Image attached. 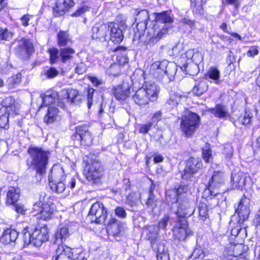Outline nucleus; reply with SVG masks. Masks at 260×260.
Instances as JSON below:
<instances>
[{"label": "nucleus", "instance_id": "47", "mask_svg": "<svg viewBox=\"0 0 260 260\" xmlns=\"http://www.w3.org/2000/svg\"><path fill=\"white\" fill-rule=\"evenodd\" d=\"M199 216L201 219L205 221L208 217V209L207 206L203 203L200 204L199 207Z\"/></svg>", "mask_w": 260, "mask_h": 260}, {"label": "nucleus", "instance_id": "9", "mask_svg": "<svg viewBox=\"0 0 260 260\" xmlns=\"http://www.w3.org/2000/svg\"><path fill=\"white\" fill-rule=\"evenodd\" d=\"M109 30V23H96L91 30V37L92 39L100 42H104L107 40L109 37L108 35Z\"/></svg>", "mask_w": 260, "mask_h": 260}, {"label": "nucleus", "instance_id": "56", "mask_svg": "<svg viewBox=\"0 0 260 260\" xmlns=\"http://www.w3.org/2000/svg\"><path fill=\"white\" fill-rule=\"evenodd\" d=\"M115 213L116 216L121 218H125L126 216V211L122 207H117L115 210Z\"/></svg>", "mask_w": 260, "mask_h": 260}, {"label": "nucleus", "instance_id": "20", "mask_svg": "<svg viewBox=\"0 0 260 260\" xmlns=\"http://www.w3.org/2000/svg\"><path fill=\"white\" fill-rule=\"evenodd\" d=\"M145 91L146 94L151 102L156 100L159 92V87L153 82H146L142 87Z\"/></svg>", "mask_w": 260, "mask_h": 260}, {"label": "nucleus", "instance_id": "8", "mask_svg": "<svg viewBox=\"0 0 260 260\" xmlns=\"http://www.w3.org/2000/svg\"><path fill=\"white\" fill-rule=\"evenodd\" d=\"M224 178L221 172L215 171L209 182V189L212 196H216L220 193V188L223 185Z\"/></svg>", "mask_w": 260, "mask_h": 260}, {"label": "nucleus", "instance_id": "46", "mask_svg": "<svg viewBox=\"0 0 260 260\" xmlns=\"http://www.w3.org/2000/svg\"><path fill=\"white\" fill-rule=\"evenodd\" d=\"M252 117V116L251 113L246 112L244 115L241 116L238 118V121L235 123V125H237L238 123L243 125H247L250 124Z\"/></svg>", "mask_w": 260, "mask_h": 260}, {"label": "nucleus", "instance_id": "23", "mask_svg": "<svg viewBox=\"0 0 260 260\" xmlns=\"http://www.w3.org/2000/svg\"><path fill=\"white\" fill-rule=\"evenodd\" d=\"M73 249L64 245H59L56 250L55 260H72Z\"/></svg>", "mask_w": 260, "mask_h": 260}, {"label": "nucleus", "instance_id": "51", "mask_svg": "<svg viewBox=\"0 0 260 260\" xmlns=\"http://www.w3.org/2000/svg\"><path fill=\"white\" fill-rule=\"evenodd\" d=\"M12 37V33L9 31L7 28L3 29L0 27V40H9Z\"/></svg>", "mask_w": 260, "mask_h": 260}, {"label": "nucleus", "instance_id": "59", "mask_svg": "<svg viewBox=\"0 0 260 260\" xmlns=\"http://www.w3.org/2000/svg\"><path fill=\"white\" fill-rule=\"evenodd\" d=\"M180 22L184 25H188L191 29L193 28L195 25L194 21L185 17L181 19Z\"/></svg>", "mask_w": 260, "mask_h": 260}, {"label": "nucleus", "instance_id": "11", "mask_svg": "<svg viewBox=\"0 0 260 260\" xmlns=\"http://www.w3.org/2000/svg\"><path fill=\"white\" fill-rule=\"evenodd\" d=\"M48 233V231L46 226L36 228L32 233V244L36 246H41L48 240L49 238Z\"/></svg>", "mask_w": 260, "mask_h": 260}, {"label": "nucleus", "instance_id": "29", "mask_svg": "<svg viewBox=\"0 0 260 260\" xmlns=\"http://www.w3.org/2000/svg\"><path fill=\"white\" fill-rule=\"evenodd\" d=\"M158 228L154 225L149 226L146 230V238L150 241L152 247V245H158L155 244L158 236Z\"/></svg>", "mask_w": 260, "mask_h": 260}, {"label": "nucleus", "instance_id": "24", "mask_svg": "<svg viewBox=\"0 0 260 260\" xmlns=\"http://www.w3.org/2000/svg\"><path fill=\"white\" fill-rule=\"evenodd\" d=\"M132 99L134 102L140 106H145L150 101L148 96H147L145 91L142 87L135 91Z\"/></svg>", "mask_w": 260, "mask_h": 260}, {"label": "nucleus", "instance_id": "4", "mask_svg": "<svg viewBox=\"0 0 260 260\" xmlns=\"http://www.w3.org/2000/svg\"><path fill=\"white\" fill-rule=\"evenodd\" d=\"M200 125V118L195 113L187 112L180 121V129L186 137H191Z\"/></svg>", "mask_w": 260, "mask_h": 260}, {"label": "nucleus", "instance_id": "15", "mask_svg": "<svg viewBox=\"0 0 260 260\" xmlns=\"http://www.w3.org/2000/svg\"><path fill=\"white\" fill-rule=\"evenodd\" d=\"M178 202L179 203V207L177 214L178 218H185L193 214L194 210L190 207L189 201L187 199H180V201Z\"/></svg>", "mask_w": 260, "mask_h": 260}, {"label": "nucleus", "instance_id": "37", "mask_svg": "<svg viewBox=\"0 0 260 260\" xmlns=\"http://www.w3.org/2000/svg\"><path fill=\"white\" fill-rule=\"evenodd\" d=\"M220 72L216 67H211L206 74V77L213 80L216 84L220 83Z\"/></svg>", "mask_w": 260, "mask_h": 260}, {"label": "nucleus", "instance_id": "57", "mask_svg": "<svg viewBox=\"0 0 260 260\" xmlns=\"http://www.w3.org/2000/svg\"><path fill=\"white\" fill-rule=\"evenodd\" d=\"M89 8L87 6H83L80 8L78 9L75 13H74L72 16L74 17H79L83 15L86 12L89 11Z\"/></svg>", "mask_w": 260, "mask_h": 260}, {"label": "nucleus", "instance_id": "61", "mask_svg": "<svg viewBox=\"0 0 260 260\" xmlns=\"http://www.w3.org/2000/svg\"><path fill=\"white\" fill-rule=\"evenodd\" d=\"M15 208L16 211L22 214H24L25 211H26V208L24 206V205L21 204H17L15 206Z\"/></svg>", "mask_w": 260, "mask_h": 260}, {"label": "nucleus", "instance_id": "55", "mask_svg": "<svg viewBox=\"0 0 260 260\" xmlns=\"http://www.w3.org/2000/svg\"><path fill=\"white\" fill-rule=\"evenodd\" d=\"M191 5L197 12H200L202 10V0H190Z\"/></svg>", "mask_w": 260, "mask_h": 260}, {"label": "nucleus", "instance_id": "27", "mask_svg": "<svg viewBox=\"0 0 260 260\" xmlns=\"http://www.w3.org/2000/svg\"><path fill=\"white\" fill-rule=\"evenodd\" d=\"M187 190V188L186 186L180 185L177 189L168 190L167 192V195L170 198L172 203H177L180 201V199H181L180 197L181 194L185 193Z\"/></svg>", "mask_w": 260, "mask_h": 260}, {"label": "nucleus", "instance_id": "21", "mask_svg": "<svg viewBox=\"0 0 260 260\" xmlns=\"http://www.w3.org/2000/svg\"><path fill=\"white\" fill-rule=\"evenodd\" d=\"M75 5L72 0H56V7L54 8L56 16L62 15Z\"/></svg>", "mask_w": 260, "mask_h": 260}, {"label": "nucleus", "instance_id": "54", "mask_svg": "<svg viewBox=\"0 0 260 260\" xmlns=\"http://www.w3.org/2000/svg\"><path fill=\"white\" fill-rule=\"evenodd\" d=\"M170 220V216L168 215H165L158 222V229L159 228L165 229Z\"/></svg>", "mask_w": 260, "mask_h": 260}, {"label": "nucleus", "instance_id": "2", "mask_svg": "<svg viewBox=\"0 0 260 260\" xmlns=\"http://www.w3.org/2000/svg\"><path fill=\"white\" fill-rule=\"evenodd\" d=\"M49 181L51 189L58 193L63 192L66 188L74 189L76 184V179L66 176L64 170L60 165L52 167Z\"/></svg>", "mask_w": 260, "mask_h": 260}, {"label": "nucleus", "instance_id": "39", "mask_svg": "<svg viewBox=\"0 0 260 260\" xmlns=\"http://www.w3.org/2000/svg\"><path fill=\"white\" fill-rule=\"evenodd\" d=\"M208 85L207 82L201 81L196 84L192 88V92L197 95H200L208 89Z\"/></svg>", "mask_w": 260, "mask_h": 260}, {"label": "nucleus", "instance_id": "18", "mask_svg": "<svg viewBox=\"0 0 260 260\" xmlns=\"http://www.w3.org/2000/svg\"><path fill=\"white\" fill-rule=\"evenodd\" d=\"M250 200L246 197H243L239 204L236 210L240 219L245 220L247 219L250 214L249 209Z\"/></svg>", "mask_w": 260, "mask_h": 260}, {"label": "nucleus", "instance_id": "32", "mask_svg": "<svg viewBox=\"0 0 260 260\" xmlns=\"http://www.w3.org/2000/svg\"><path fill=\"white\" fill-rule=\"evenodd\" d=\"M59 50L60 61L63 63L70 62L75 53V50L70 47H64Z\"/></svg>", "mask_w": 260, "mask_h": 260}, {"label": "nucleus", "instance_id": "60", "mask_svg": "<svg viewBox=\"0 0 260 260\" xmlns=\"http://www.w3.org/2000/svg\"><path fill=\"white\" fill-rule=\"evenodd\" d=\"M32 16L29 14L24 15L20 19L21 24L23 26L26 27L29 25V22Z\"/></svg>", "mask_w": 260, "mask_h": 260}, {"label": "nucleus", "instance_id": "14", "mask_svg": "<svg viewBox=\"0 0 260 260\" xmlns=\"http://www.w3.org/2000/svg\"><path fill=\"white\" fill-rule=\"evenodd\" d=\"M61 94L63 98L61 100L59 106L62 108L64 107L66 103H77L80 100L78 92L74 89L62 91Z\"/></svg>", "mask_w": 260, "mask_h": 260}, {"label": "nucleus", "instance_id": "16", "mask_svg": "<svg viewBox=\"0 0 260 260\" xmlns=\"http://www.w3.org/2000/svg\"><path fill=\"white\" fill-rule=\"evenodd\" d=\"M107 224V231L109 235L117 236L120 234L123 230V223L117 220L114 217H111L108 221H106Z\"/></svg>", "mask_w": 260, "mask_h": 260}, {"label": "nucleus", "instance_id": "50", "mask_svg": "<svg viewBox=\"0 0 260 260\" xmlns=\"http://www.w3.org/2000/svg\"><path fill=\"white\" fill-rule=\"evenodd\" d=\"M121 71V66L117 63L112 64L108 70L109 73L112 76H117Z\"/></svg>", "mask_w": 260, "mask_h": 260}, {"label": "nucleus", "instance_id": "62", "mask_svg": "<svg viewBox=\"0 0 260 260\" xmlns=\"http://www.w3.org/2000/svg\"><path fill=\"white\" fill-rule=\"evenodd\" d=\"M258 53V50L257 48L255 46L251 47L247 52V55L249 57H254L257 55Z\"/></svg>", "mask_w": 260, "mask_h": 260}, {"label": "nucleus", "instance_id": "19", "mask_svg": "<svg viewBox=\"0 0 260 260\" xmlns=\"http://www.w3.org/2000/svg\"><path fill=\"white\" fill-rule=\"evenodd\" d=\"M130 89L128 82L125 80L114 88V95L118 100H124L129 95Z\"/></svg>", "mask_w": 260, "mask_h": 260}, {"label": "nucleus", "instance_id": "38", "mask_svg": "<svg viewBox=\"0 0 260 260\" xmlns=\"http://www.w3.org/2000/svg\"><path fill=\"white\" fill-rule=\"evenodd\" d=\"M14 107L8 106L5 108L6 113L0 116V127L4 129L9 128V116L10 114V111Z\"/></svg>", "mask_w": 260, "mask_h": 260}, {"label": "nucleus", "instance_id": "48", "mask_svg": "<svg viewBox=\"0 0 260 260\" xmlns=\"http://www.w3.org/2000/svg\"><path fill=\"white\" fill-rule=\"evenodd\" d=\"M28 227H26L24 229L22 232L23 239L24 242V245H28V244H32V233H30L28 231Z\"/></svg>", "mask_w": 260, "mask_h": 260}, {"label": "nucleus", "instance_id": "6", "mask_svg": "<svg viewBox=\"0 0 260 260\" xmlns=\"http://www.w3.org/2000/svg\"><path fill=\"white\" fill-rule=\"evenodd\" d=\"M203 166L202 162L198 158H189L186 162L182 177L184 180H188L196 173Z\"/></svg>", "mask_w": 260, "mask_h": 260}, {"label": "nucleus", "instance_id": "63", "mask_svg": "<svg viewBox=\"0 0 260 260\" xmlns=\"http://www.w3.org/2000/svg\"><path fill=\"white\" fill-rule=\"evenodd\" d=\"M202 255V251L200 249H195L193 251L190 257L193 259L200 258Z\"/></svg>", "mask_w": 260, "mask_h": 260}, {"label": "nucleus", "instance_id": "35", "mask_svg": "<svg viewBox=\"0 0 260 260\" xmlns=\"http://www.w3.org/2000/svg\"><path fill=\"white\" fill-rule=\"evenodd\" d=\"M70 235L68 228L66 226H60L58 228L55 233V239L56 242H62Z\"/></svg>", "mask_w": 260, "mask_h": 260}, {"label": "nucleus", "instance_id": "53", "mask_svg": "<svg viewBox=\"0 0 260 260\" xmlns=\"http://www.w3.org/2000/svg\"><path fill=\"white\" fill-rule=\"evenodd\" d=\"M233 148L230 144H227L225 145L223 150V154L225 156L226 158L231 159L233 155Z\"/></svg>", "mask_w": 260, "mask_h": 260}, {"label": "nucleus", "instance_id": "13", "mask_svg": "<svg viewBox=\"0 0 260 260\" xmlns=\"http://www.w3.org/2000/svg\"><path fill=\"white\" fill-rule=\"evenodd\" d=\"M76 133L79 136L82 145L90 146L93 141V137L88 130L87 125H79L76 128Z\"/></svg>", "mask_w": 260, "mask_h": 260}, {"label": "nucleus", "instance_id": "34", "mask_svg": "<svg viewBox=\"0 0 260 260\" xmlns=\"http://www.w3.org/2000/svg\"><path fill=\"white\" fill-rule=\"evenodd\" d=\"M59 117L58 110L56 107L49 106L47 113L44 117V122L47 123H52L56 121Z\"/></svg>", "mask_w": 260, "mask_h": 260}, {"label": "nucleus", "instance_id": "3", "mask_svg": "<svg viewBox=\"0 0 260 260\" xmlns=\"http://www.w3.org/2000/svg\"><path fill=\"white\" fill-rule=\"evenodd\" d=\"M27 152L31 158L30 161H27L28 166L35 169L38 174H45L50 152L43 150L41 148L35 147L29 148Z\"/></svg>", "mask_w": 260, "mask_h": 260}, {"label": "nucleus", "instance_id": "33", "mask_svg": "<svg viewBox=\"0 0 260 260\" xmlns=\"http://www.w3.org/2000/svg\"><path fill=\"white\" fill-rule=\"evenodd\" d=\"M208 111L219 118H227L229 116L227 109L223 105L217 104L214 108L209 109Z\"/></svg>", "mask_w": 260, "mask_h": 260}, {"label": "nucleus", "instance_id": "5", "mask_svg": "<svg viewBox=\"0 0 260 260\" xmlns=\"http://www.w3.org/2000/svg\"><path fill=\"white\" fill-rule=\"evenodd\" d=\"M107 212L105 210L103 204L96 202L91 207L88 216L92 222L106 224Z\"/></svg>", "mask_w": 260, "mask_h": 260}, {"label": "nucleus", "instance_id": "1", "mask_svg": "<svg viewBox=\"0 0 260 260\" xmlns=\"http://www.w3.org/2000/svg\"><path fill=\"white\" fill-rule=\"evenodd\" d=\"M149 18L147 10H142L137 13L135 18L137 27L133 28L129 34L133 42L138 41L144 45L154 44L172 30L173 19L170 12L157 14L153 27L149 28L147 34H145Z\"/></svg>", "mask_w": 260, "mask_h": 260}, {"label": "nucleus", "instance_id": "52", "mask_svg": "<svg viewBox=\"0 0 260 260\" xmlns=\"http://www.w3.org/2000/svg\"><path fill=\"white\" fill-rule=\"evenodd\" d=\"M73 255L72 256V260H87L85 254L82 252H79L78 250H73Z\"/></svg>", "mask_w": 260, "mask_h": 260}, {"label": "nucleus", "instance_id": "12", "mask_svg": "<svg viewBox=\"0 0 260 260\" xmlns=\"http://www.w3.org/2000/svg\"><path fill=\"white\" fill-rule=\"evenodd\" d=\"M167 60L156 61L153 63L150 67V72L153 76L164 82L165 70L167 67Z\"/></svg>", "mask_w": 260, "mask_h": 260}, {"label": "nucleus", "instance_id": "28", "mask_svg": "<svg viewBox=\"0 0 260 260\" xmlns=\"http://www.w3.org/2000/svg\"><path fill=\"white\" fill-rule=\"evenodd\" d=\"M20 192L18 187H9L7 192L6 203L9 205L15 204L19 199Z\"/></svg>", "mask_w": 260, "mask_h": 260}, {"label": "nucleus", "instance_id": "42", "mask_svg": "<svg viewBox=\"0 0 260 260\" xmlns=\"http://www.w3.org/2000/svg\"><path fill=\"white\" fill-rule=\"evenodd\" d=\"M59 74V72L55 68L50 67L42 73V76L45 79H52Z\"/></svg>", "mask_w": 260, "mask_h": 260}, {"label": "nucleus", "instance_id": "17", "mask_svg": "<svg viewBox=\"0 0 260 260\" xmlns=\"http://www.w3.org/2000/svg\"><path fill=\"white\" fill-rule=\"evenodd\" d=\"M110 37L108 38L115 44L120 43L123 39L122 30L115 22H109Z\"/></svg>", "mask_w": 260, "mask_h": 260}, {"label": "nucleus", "instance_id": "49", "mask_svg": "<svg viewBox=\"0 0 260 260\" xmlns=\"http://www.w3.org/2000/svg\"><path fill=\"white\" fill-rule=\"evenodd\" d=\"M202 157L206 162H209L212 160V151L208 146L203 148Z\"/></svg>", "mask_w": 260, "mask_h": 260}, {"label": "nucleus", "instance_id": "41", "mask_svg": "<svg viewBox=\"0 0 260 260\" xmlns=\"http://www.w3.org/2000/svg\"><path fill=\"white\" fill-rule=\"evenodd\" d=\"M68 34L66 31H60L57 35V43L59 46L68 45L70 42Z\"/></svg>", "mask_w": 260, "mask_h": 260}, {"label": "nucleus", "instance_id": "30", "mask_svg": "<svg viewBox=\"0 0 260 260\" xmlns=\"http://www.w3.org/2000/svg\"><path fill=\"white\" fill-rule=\"evenodd\" d=\"M177 70V66L173 62L168 61L167 67L165 70V76L164 83H168L172 81L176 74Z\"/></svg>", "mask_w": 260, "mask_h": 260}, {"label": "nucleus", "instance_id": "64", "mask_svg": "<svg viewBox=\"0 0 260 260\" xmlns=\"http://www.w3.org/2000/svg\"><path fill=\"white\" fill-rule=\"evenodd\" d=\"M179 100V99H177V98H176L172 96L168 101V104L172 108H173L174 107H175L178 105Z\"/></svg>", "mask_w": 260, "mask_h": 260}, {"label": "nucleus", "instance_id": "40", "mask_svg": "<svg viewBox=\"0 0 260 260\" xmlns=\"http://www.w3.org/2000/svg\"><path fill=\"white\" fill-rule=\"evenodd\" d=\"M49 54V59L51 63L54 64L60 61V50L54 47L49 48L48 50Z\"/></svg>", "mask_w": 260, "mask_h": 260}, {"label": "nucleus", "instance_id": "36", "mask_svg": "<svg viewBox=\"0 0 260 260\" xmlns=\"http://www.w3.org/2000/svg\"><path fill=\"white\" fill-rule=\"evenodd\" d=\"M231 179L233 185H235L236 187H240L245 185L246 177L243 173L238 172L232 174Z\"/></svg>", "mask_w": 260, "mask_h": 260}, {"label": "nucleus", "instance_id": "45", "mask_svg": "<svg viewBox=\"0 0 260 260\" xmlns=\"http://www.w3.org/2000/svg\"><path fill=\"white\" fill-rule=\"evenodd\" d=\"M41 98L43 102V105L48 106L50 104L55 103V94H42L41 95Z\"/></svg>", "mask_w": 260, "mask_h": 260}, {"label": "nucleus", "instance_id": "43", "mask_svg": "<svg viewBox=\"0 0 260 260\" xmlns=\"http://www.w3.org/2000/svg\"><path fill=\"white\" fill-rule=\"evenodd\" d=\"M159 202V201L155 199L154 196L152 193V188H151L149 197L146 202V205L153 210Z\"/></svg>", "mask_w": 260, "mask_h": 260}, {"label": "nucleus", "instance_id": "10", "mask_svg": "<svg viewBox=\"0 0 260 260\" xmlns=\"http://www.w3.org/2000/svg\"><path fill=\"white\" fill-rule=\"evenodd\" d=\"M88 163V168L86 174V178L89 180L95 181L100 179L103 175V168L101 163L94 160L91 163Z\"/></svg>", "mask_w": 260, "mask_h": 260}, {"label": "nucleus", "instance_id": "25", "mask_svg": "<svg viewBox=\"0 0 260 260\" xmlns=\"http://www.w3.org/2000/svg\"><path fill=\"white\" fill-rule=\"evenodd\" d=\"M54 211V206L53 204H49L48 203H43L41 207V210L39 213L34 216L36 218H41L43 220H48L51 218V216Z\"/></svg>", "mask_w": 260, "mask_h": 260}, {"label": "nucleus", "instance_id": "26", "mask_svg": "<svg viewBox=\"0 0 260 260\" xmlns=\"http://www.w3.org/2000/svg\"><path fill=\"white\" fill-rule=\"evenodd\" d=\"M18 236V233L14 229L8 228L3 232L1 238V242L5 244L15 242Z\"/></svg>", "mask_w": 260, "mask_h": 260}, {"label": "nucleus", "instance_id": "31", "mask_svg": "<svg viewBox=\"0 0 260 260\" xmlns=\"http://www.w3.org/2000/svg\"><path fill=\"white\" fill-rule=\"evenodd\" d=\"M152 249L157 252V260H170L168 248L163 244L152 245Z\"/></svg>", "mask_w": 260, "mask_h": 260}, {"label": "nucleus", "instance_id": "58", "mask_svg": "<svg viewBox=\"0 0 260 260\" xmlns=\"http://www.w3.org/2000/svg\"><path fill=\"white\" fill-rule=\"evenodd\" d=\"M153 123L152 122H149L147 124L142 125L139 129V132L141 133L144 134H147L149 131L151 129Z\"/></svg>", "mask_w": 260, "mask_h": 260}, {"label": "nucleus", "instance_id": "22", "mask_svg": "<svg viewBox=\"0 0 260 260\" xmlns=\"http://www.w3.org/2000/svg\"><path fill=\"white\" fill-rule=\"evenodd\" d=\"M16 50L22 56L28 55L33 51V45L28 40L21 39L17 42Z\"/></svg>", "mask_w": 260, "mask_h": 260}, {"label": "nucleus", "instance_id": "44", "mask_svg": "<svg viewBox=\"0 0 260 260\" xmlns=\"http://www.w3.org/2000/svg\"><path fill=\"white\" fill-rule=\"evenodd\" d=\"M11 68L12 66L8 63V58H0V74H6Z\"/></svg>", "mask_w": 260, "mask_h": 260}, {"label": "nucleus", "instance_id": "7", "mask_svg": "<svg viewBox=\"0 0 260 260\" xmlns=\"http://www.w3.org/2000/svg\"><path fill=\"white\" fill-rule=\"evenodd\" d=\"M173 234L180 241H184L187 236L192 234L191 231L188 228L186 218H178L173 230Z\"/></svg>", "mask_w": 260, "mask_h": 260}]
</instances>
